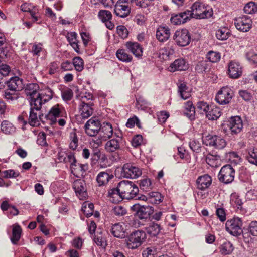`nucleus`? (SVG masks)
Returning <instances> with one entry per match:
<instances>
[{
  "mask_svg": "<svg viewBox=\"0 0 257 257\" xmlns=\"http://www.w3.org/2000/svg\"><path fill=\"white\" fill-rule=\"evenodd\" d=\"M207 68L208 64L204 61L199 62L195 67V70L199 73L205 72Z\"/></svg>",
  "mask_w": 257,
  "mask_h": 257,
  "instance_id": "61",
  "label": "nucleus"
},
{
  "mask_svg": "<svg viewBox=\"0 0 257 257\" xmlns=\"http://www.w3.org/2000/svg\"><path fill=\"white\" fill-rule=\"evenodd\" d=\"M149 202L158 204L161 202V194L157 192H151L149 194Z\"/></svg>",
  "mask_w": 257,
  "mask_h": 257,
  "instance_id": "48",
  "label": "nucleus"
},
{
  "mask_svg": "<svg viewBox=\"0 0 257 257\" xmlns=\"http://www.w3.org/2000/svg\"><path fill=\"white\" fill-rule=\"evenodd\" d=\"M121 174L125 178L136 179L142 175V170L132 164L126 163L122 167Z\"/></svg>",
  "mask_w": 257,
  "mask_h": 257,
  "instance_id": "9",
  "label": "nucleus"
},
{
  "mask_svg": "<svg viewBox=\"0 0 257 257\" xmlns=\"http://www.w3.org/2000/svg\"><path fill=\"white\" fill-rule=\"evenodd\" d=\"M246 159L250 163L257 165V148H250L248 150Z\"/></svg>",
  "mask_w": 257,
  "mask_h": 257,
  "instance_id": "37",
  "label": "nucleus"
},
{
  "mask_svg": "<svg viewBox=\"0 0 257 257\" xmlns=\"http://www.w3.org/2000/svg\"><path fill=\"white\" fill-rule=\"evenodd\" d=\"M191 17L196 19H206L210 18L213 14L211 8L204 3L197 1L191 7Z\"/></svg>",
  "mask_w": 257,
  "mask_h": 257,
  "instance_id": "2",
  "label": "nucleus"
},
{
  "mask_svg": "<svg viewBox=\"0 0 257 257\" xmlns=\"http://www.w3.org/2000/svg\"><path fill=\"white\" fill-rule=\"evenodd\" d=\"M39 86L36 83H30L27 85L25 90V93L27 96L29 97V98L36 96L39 95Z\"/></svg>",
  "mask_w": 257,
  "mask_h": 257,
  "instance_id": "29",
  "label": "nucleus"
},
{
  "mask_svg": "<svg viewBox=\"0 0 257 257\" xmlns=\"http://www.w3.org/2000/svg\"><path fill=\"white\" fill-rule=\"evenodd\" d=\"M170 54V53L168 49L166 47H164L159 50L158 56L161 59L166 60L168 58Z\"/></svg>",
  "mask_w": 257,
  "mask_h": 257,
  "instance_id": "62",
  "label": "nucleus"
},
{
  "mask_svg": "<svg viewBox=\"0 0 257 257\" xmlns=\"http://www.w3.org/2000/svg\"><path fill=\"white\" fill-rule=\"evenodd\" d=\"M92 104L80 103L79 106V112H80V116L82 118L87 119L93 114V109L91 107Z\"/></svg>",
  "mask_w": 257,
  "mask_h": 257,
  "instance_id": "24",
  "label": "nucleus"
},
{
  "mask_svg": "<svg viewBox=\"0 0 257 257\" xmlns=\"http://www.w3.org/2000/svg\"><path fill=\"white\" fill-rule=\"evenodd\" d=\"M63 116V109L58 104L53 106L49 113L45 115V118L50 121V123L52 124L57 121V118Z\"/></svg>",
  "mask_w": 257,
  "mask_h": 257,
  "instance_id": "15",
  "label": "nucleus"
},
{
  "mask_svg": "<svg viewBox=\"0 0 257 257\" xmlns=\"http://www.w3.org/2000/svg\"><path fill=\"white\" fill-rule=\"evenodd\" d=\"M233 95V92L230 87H223L217 92L215 100L219 104L224 105L228 104L231 101Z\"/></svg>",
  "mask_w": 257,
  "mask_h": 257,
  "instance_id": "6",
  "label": "nucleus"
},
{
  "mask_svg": "<svg viewBox=\"0 0 257 257\" xmlns=\"http://www.w3.org/2000/svg\"><path fill=\"white\" fill-rule=\"evenodd\" d=\"M43 117V114L41 112V111L34 110L30 108L28 123L32 126H38L40 124V121L44 122Z\"/></svg>",
  "mask_w": 257,
  "mask_h": 257,
  "instance_id": "17",
  "label": "nucleus"
},
{
  "mask_svg": "<svg viewBox=\"0 0 257 257\" xmlns=\"http://www.w3.org/2000/svg\"><path fill=\"white\" fill-rule=\"evenodd\" d=\"M4 98L9 103H12L18 99L19 95L15 91L11 92L10 90L7 89L5 91Z\"/></svg>",
  "mask_w": 257,
  "mask_h": 257,
  "instance_id": "40",
  "label": "nucleus"
},
{
  "mask_svg": "<svg viewBox=\"0 0 257 257\" xmlns=\"http://www.w3.org/2000/svg\"><path fill=\"white\" fill-rule=\"evenodd\" d=\"M191 89L185 83H181L178 85V92L181 98L186 100L191 96Z\"/></svg>",
  "mask_w": 257,
  "mask_h": 257,
  "instance_id": "31",
  "label": "nucleus"
},
{
  "mask_svg": "<svg viewBox=\"0 0 257 257\" xmlns=\"http://www.w3.org/2000/svg\"><path fill=\"white\" fill-rule=\"evenodd\" d=\"M230 203L232 207L236 208V209H239L242 204L241 200L235 195L231 196Z\"/></svg>",
  "mask_w": 257,
  "mask_h": 257,
  "instance_id": "56",
  "label": "nucleus"
},
{
  "mask_svg": "<svg viewBox=\"0 0 257 257\" xmlns=\"http://www.w3.org/2000/svg\"><path fill=\"white\" fill-rule=\"evenodd\" d=\"M147 232L152 236H155L160 231V226L158 224L152 223L146 228Z\"/></svg>",
  "mask_w": 257,
  "mask_h": 257,
  "instance_id": "43",
  "label": "nucleus"
},
{
  "mask_svg": "<svg viewBox=\"0 0 257 257\" xmlns=\"http://www.w3.org/2000/svg\"><path fill=\"white\" fill-rule=\"evenodd\" d=\"M116 55L118 59L123 62H128L132 59V56L128 54L124 49L118 50Z\"/></svg>",
  "mask_w": 257,
  "mask_h": 257,
  "instance_id": "36",
  "label": "nucleus"
},
{
  "mask_svg": "<svg viewBox=\"0 0 257 257\" xmlns=\"http://www.w3.org/2000/svg\"><path fill=\"white\" fill-rule=\"evenodd\" d=\"M117 32L119 36L122 39L127 38L128 35L127 29L123 25H119L117 27Z\"/></svg>",
  "mask_w": 257,
  "mask_h": 257,
  "instance_id": "54",
  "label": "nucleus"
},
{
  "mask_svg": "<svg viewBox=\"0 0 257 257\" xmlns=\"http://www.w3.org/2000/svg\"><path fill=\"white\" fill-rule=\"evenodd\" d=\"M145 238V232L140 230L134 231L126 239L127 247L132 249H136L142 244Z\"/></svg>",
  "mask_w": 257,
  "mask_h": 257,
  "instance_id": "3",
  "label": "nucleus"
},
{
  "mask_svg": "<svg viewBox=\"0 0 257 257\" xmlns=\"http://www.w3.org/2000/svg\"><path fill=\"white\" fill-rule=\"evenodd\" d=\"M120 198L131 199L135 197L139 192L138 187L132 181L123 180L118 184Z\"/></svg>",
  "mask_w": 257,
  "mask_h": 257,
  "instance_id": "1",
  "label": "nucleus"
},
{
  "mask_svg": "<svg viewBox=\"0 0 257 257\" xmlns=\"http://www.w3.org/2000/svg\"><path fill=\"white\" fill-rule=\"evenodd\" d=\"M39 95L44 104L51 100L53 96L52 92L50 90H48L46 92L39 93Z\"/></svg>",
  "mask_w": 257,
  "mask_h": 257,
  "instance_id": "57",
  "label": "nucleus"
},
{
  "mask_svg": "<svg viewBox=\"0 0 257 257\" xmlns=\"http://www.w3.org/2000/svg\"><path fill=\"white\" fill-rule=\"evenodd\" d=\"M188 68V65L183 59H177L172 63L169 68L168 70L170 72H175L176 71H185Z\"/></svg>",
  "mask_w": 257,
  "mask_h": 257,
  "instance_id": "22",
  "label": "nucleus"
},
{
  "mask_svg": "<svg viewBox=\"0 0 257 257\" xmlns=\"http://www.w3.org/2000/svg\"><path fill=\"white\" fill-rule=\"evenodd\" d=\"M220 252L222 254L227 255L231 253L233 250L232 244L229 241H226L220 247Z\"/></svg>",
  "mask_w": 257,
  "mask_h": 257,
  "instance_id": "41",
  "label": "nucleus"
},
{
  "mask_svg": "<svg viewBox=\"0 0 257 257\" xmlns=\"http://www.w3.org/2000/svg\"><path fill=\"white\" fill-rule=\"evenodd\" d=\"M227 125L232 135H237L242 131L243 125L241 118L235 116L228 119Z\"/></svg>",
  "mask_w": 257,
  "mask_h": 257,
  "instance_id": "10",
  "label": "nucleus"
},
{
  "mask_svg": "<svg viewBox=\"0 0 257 257\" xmlns=\"http://www.w3.org/2000/svg\"><path fill=\"white\" fill-rule=\"evenodd\" d=\"M195 108L191 101H188L185 103L184 113L190 119L194 118Z\"/></svg>",
  "mask_w": 257,
  "mask_h": 257,
  "instance_id": "33",
  "label": "nucleus"
},
{
  "mask_svg": "<svg viewBox=\"0 0 257 257\" xmlns=\"http://www.w3.org/2000/svg\"><path fill=\"white\" fill-rule=\"evenodd\" d=\"M2 174H3V177L5 178H15L20 176V173L19 171H15L13 169L5 170L2 172Z\"/></svg>",
  "mask_w": 257,
  "mask_h": 257,
  "instance_id": "50",
  "label": "nucleus"
},
{
  "mask_svg": "<svg viewBox=\"0 0 257 257\" xmlns=\"http://www.w3.org/2000/svg\"><path fill=\"white\" fill-rule=\"evenodd\" d=\"M246 58L252 64H257V53L250 50L246 53Z\"/></svg>",
  "mask_w": 257,
  "mask_h": 257,
  "instance_id": "53",
  "label": "nucleus"
},
{
  "mask_svg": "<svg viewBox=\"0 0 257 257\" xmlns=\"http://www.w3.org/2000/svg\"><path fill=\"white\" fill-rule=\"evenodd\" d=\"M22 232V229L19 225L16 224L13 226L12 230V236L11 238V242L13 244H17V242L21 238Z\"/></svg>",
  "mask_w": 257,
  "mask_h": 257,
  "instance_id": "32",
  "label": "nucleus"
},
{
  "mask_svg": "<svg viewBox=\"0 0 257 257\" xmlns=\"http://www.w3.org/2000/svg\"><path fill=\"white\" fill-rule=\"evenodd\" d=\"M131 12V8L128 4L122 0H119L115 5L114 13L117 16L124 18L127 16Z\"/></svg>",
  "mask_w": 257,
  "mask_h": 257,
  "instance_id": "14",
  "label": "nucleus"
},
{
  "mask_svg": "<svg viewBox=\"0 0 257 257\" xmlns=\"http://www.w3.org/2000/svg\"><path fill=\"white\" fill-rule=\"evenodd\" d=\"M212 183V178L208 174L199 176L196 180L197 187L200 190L208 188Z\"/></svg>",
  "mask_w": 257,
  "mask_h": 257,
  "instance_id": "21",
  "label": "nucleus"
},
{
  "mask_svg": "<svg viewBox=\"0 0 257 257\" xmlns=\"http://www.w3.org/2000/svg\"><path fill=\"white\" fill-rule=\"evenodd\" d=\"M230 35L229 29L226 27H221L218 29L216 32L217 38L221 40H226Z\"/></svg>",
  "mask_w": 257,
  "mask_h": 257,
  "instance_id": "35",
  "label": "nucleus"
},
{
  "mask_svg": "<svg viewBox=\"0 0 257 257\" xmlns=\"http://www.w3.org/2000/svg\"><path fill=\"white\" fill-rule=\"evenodd\" d=\"M125 46L135 56L140 57L142 55V48L137 42H127Z\"/></svg>",
  "mask_w": 257,
  "mask_h": 257,
  "instance_id": "26",
  "label": "nucleus"
},
{
  "mask_svg": "<svg viewBox=\"0 0 257 257\" xmlns=\"http://www.w3.org/2000/svg\"><path fill=\"white\" fill-rule=\"evenodd\" d=\"M39 96L40 95H38L36 96L29 98L31 109H33L34 110L41 111L42 105L44 103Z\"/></svg>",
  "mask_w": 257,
  "mask_h": 257,
  "instance_id": "34",
  "label": "nucleus"
},
{
  "mask_svg": "<svg viewBox=\"0 0 257 257\" xmlns=\"http://www.w3.org/2000/svg\"><path fill=\"white\" fill-rule=\"evenodd\" d=\"M242 225L241 219L238 217H234L226 221L225 228L230 234L237 236L242 233Z\"/></svg>",
  "mask_w": 257,
  "mask_h": 257,
  "instance_id": "4",
  "label": "nucleus"
},
{
  "mask_svg": "<svg viewBox=\"0 0 257 257\" xmlns=\"http://www.w3.org/2000/svg\"><path fill=\"white\" fill-rule=\"evenodd\" d=\"M206 58L212 63H216L220 60L221 55L218 52L210 51L206 55Z\"/></svg>",
  "mask_w": 257,
  "mask_h": 257,
  "instance_id": "39",
  "label": "nucleus"
},
{
  "mask_svg": "<svg viewBox=\"0 0 257 257\" xmlns=\"http://www.w3.org/2000/svg\"><path fill=\"white\" fill-rule=\"evenodd\" d=\"M235 170L230 165L223 166L218 174L220 181L228 184L232 182L234 178Z\"/></svg>",
  "mask_w": 257,
  "mask_h": 257,
  "instance_id": "7",
  "label": "nucleus"
},
{
  "mask_svg": "<svg viewBox=\"0 0 257 257\" xmlns=\"http://www.w3.org/2000/svg\"><path fill=\"white\" fill-rule=\"evenodd\" d=\"M122 139L121 137L117 136L116 138H113L108 141L105 145V149L107 152H114L120 148V144Z\"/></svg>",
  "mask_w": 257,
  "mask_h": 257,
  "instance_id": "20",
  "label": "nucleus"
},
{
  "mask_svg": "<svg viewBox=\"0 0 257 257\" xmlns=\"http://www.w3.org/2000/svg\"><path fill=\"white\" fill-rule=\"evenodd\" d=\"M99 132H100V136L103 140H106L110 138L113 133L112 125L108 122L103 123L102 125H101V129Z\"/></svg>",
  "mask_w": 257,
  "mask_h": 257,
  "instance_id": "27",
  "label": "nucleus"
},
{
  "mask_svg": "<svg viewBox=\"0 0 257 257\" xmlns=\"http://www.w3.org/2000/svg\"><path fill=\"white\" fill-rule=\"evenodd\" d=\"M170 36V30L167 26H160L157 29L156 37L161 42L166 41Z\"/></svg>",
  "mask_w": 257,
  "mask_h": 257,
  "instance_id": "19",
  "label": "nucleus"
},
{
  "mask_svg": "<svg viewBox=\"0 0 257 257\" xmlns=\"http://www.w3.org/2000/svg\"><path fill=\"white\" fill-rule=\"evenodd\" d=\"M173 39L178 45L184 47L190 43L191 37L187 29H182L175 32Z\"/></svg>",
  "mask_w": 257,
  "mask_h": 257,
  "instance_id": "8",
  "label": "nucleus"
},
{
  "mask_svg": "<svg viewBox=\"0 0 257 257\" xmlns=\"http://www.w3.org/2000/svg\"><path fill=\"white\" fill-rule=\"evenodd\" d=\"M101 129V123L95 118H91L85 124L86 133L90 136L95 137Z\"/></svg>",
  "mask_w": 257,
  "mask_h": 257,
  "instance_id": "11",
  "label": "nucleus"
},
{
  "mask_svg": "<svg viewBox=\"0 0 257 257\" xmlns=\"http://www.w3.org/2000/svg\"><path fill=\"white\" fill-rule=\"evenodd\" d=\"M143 257H156L157 255V250L153 247H148L142 252Z\"/></svg>",
  "mask_w": 257,
  "mask_h": 257,
  "instance_id": "49",
  "label": "nucleus"
},
{
  "mask_svg": "<svg viewBox=\"0 0 257 257\" xmlns=\"http://www.w3.org/2000/svg\"><path fill=\"white\" fill-rule=\"evenodd\" d=\"M70 138L71 141L69 145L70 148L74 150L77 148L78 145V139L75 131L70 133Z\"/></svg>",
  "mask_w": 257,
  "mask_h": 257,
  "instance_id": "46",
  "label": "nucleus"
},
{
  "mask_svg": "<svg viewBox=\"0 0 257 257\" xmlns=\"http://www.w3.org/2000/svg\"><path fill=\"white\" fill-rule=\"evenodd\" d=\"M206 116L209 120L217 119L221 116L220 108L215 106H210L209 109L206 114Z\"/></svg>",
  "mask_w": 257,
  "mask_h": 257,
  "instance_id": "30",
  "label": "nucleus"
},
{
  "mask_svg": "<svg viewBox=\"0 0 257 257\" xmlns=\"http://www.w3.org/2000/svg\"><path fill=\"white\" fill-rule=\"evenodd\" d=\"M125 229L120 223H116L111 227V232L115 237L123 238L125 236Z\"/></svg>",
  "mask_w": 257,
  "mask_h": 257,
  "instance_id": "28",
  "label": "nucleus"
},
{
  "mask_svg": "<svg viewBox=\"0 0 257 257\" xmlns=\"http://www.w3.org/2000/svg\"><path fill=\"white\" fill-rule=\"evenodd\" d=\"M248 230L251 235L257 236V221L251 222L249 225Z\"/></svg>",
  "mask_w": 257,
  "mask_h": 257,
  "instance_id": "63",
  "label": "nucleus"
},
{
  "mask_svg": "<svg viewBox=\"0 0 257 257\" xmlns=\"http://www.w3.org/2000/svg\"><path fill=\"white\" fill-rule=\"evenodd\" d=\"M146 210H136V212L134 214L136 218L141 220H147L150 217V210L146 211Z\"/></svg>",
  "mask_w": 257,
  "mask_h": 257,
  "instance_id": "44",
  "label": "nucleus"
},
{
  "mask_svg": "<svg viewBox=\"0 0 257 257\" xmlns=\"http://www.w3.org/2000/svg\"><path fill=\"white\" fill-rule=\"evenodd\" d=\"M202 141L206 146H212L217 149L224 148L226 144L224 139L216 135L203 136Z\"/></svg>",
  "mask_w": 257,
  "mask_h": 257,
  "instance_id": "5",
  "label": "nucleus"
},
{
  "mask_svg": "<svg viewBox=\"0 0 257 257\" xmlns=\"http://www.w3.org/2000/svg\"><path fill=\"white\" fill-rule=\"evenodd\" d=\"M140 188L145 191H149L152 189L151 181L150 179L146 178L141 181Z\"/></svg>",
  "mask_w": 257,
  "mask_h": 257,
  "instance_id": "52",
  "label": "nucleus"
},
{
  "mask_svg": "<svg viewBox=\"0 0 257 257\" xmlns=\"http://www.w3.org/2000/svg\"><path fill=\"white\" fill-rule=\"evenodd\" d=\"M71 169L74 175L79 178L84 176L85 171L88 169V165L79 163L77 161L76 163L72 164Z\"/></svg>",
  "mask_w": 257,
  "mask_h": 257,
  "instance_id": "23",
  "label": "nucleus"
},
{
  "mask_svg": "<svg viewBox=\"0 0 257 257\" xmlns=\"http://www.w3.org/2000/svg\"><path fill=\"white\" fill-rule=\"evenodd\" d=\"M62 98L65 101L70 100L73 96V93L71 89L67 88L61 92Z\"/></svg>",
  "mask_w": 257,
  "mask_h": 257,
  "instance_id": "55",
  "label": "nucleus"
},
{
  "mask_svg": "<svg viewBox=\"0 0 257 257\" xmlns=\"http://www.w3.org/2000/svg\"><path fill=\"white\" fill-rule=\"evenodd\" d=\"M243 10L246 14H254L257 12V4L253 2H248L245 5Z\"/></svg>",
  "mask_w": 257,
  "mask_h": 257,
  "instance_id": "42",
  "label": "nucleus"
},
{
  "mask_svg": "<svg viewBox=\"0 0 257 257\" xmlns=\"http://www.w3.org/2000/svg\"><path fill=\"white\" fill-rule=\"evenodd\" d=\"M98 16L103 22L112 19L111 13L107 10H100L99 12Z\"/></svg>",
  "mask_w": 257,
  "mask_h": 257,
  "instance_id": "51",
  "label": "nucleus"
},
{
  "mask_svg": "<svg viewBox=\"0 0 257 257\" xmlns=\"http://www.w3.org/2000/svg\"><path fill=\"white\" fill-rule=\"evenodd\" d=\"M113 177L109 171L101 172L97 175L96 180L99 186H103L106 185Z\"/></svg>",
  "mask_w": 257,
  "mask_h": 257,
  "instance_id": "25",
  "label": "nucleus"
},
{
  "mask_svg": "<svg viewBox=\"0 0 257 257\" xmlns=\"http://www.w3.org/2000/svg\"><path fill=\"white\" fill-rule=\"evenodd\" d=\"M77 196L81 200H83L87 196L86 185L83 180L77 179L75 180L73 185Z\"/></svg>",
  "mask_w": 257,
  "mask_h": 257,
  "instance_id": "13",
  "label": "nucleus"
},
{
  "mask_svg": "<svg viewBox=\"0 0 257 257\" xmlns=\"http://www.w3.org/2000/svg\"><path fill=\"white\" fill-rule=\"evenodd\" d=\"M242 67L240 64L234 61H231L228 65V74L230 78L236 79L242 74Z\"/></svg>",
  "mask_w": 257,
  "mask_h": 257,
  "instance_id": "18",
  "label": "nucleus"
},
{
  "mask_svg": "<svg viewBox=\"0 0 257 257\" xmlns=\"http://www.w3.org/2000/svg\"><path fill=\"white\" fill-rule=\"evenodd\" d=\"M62 156H60L59 159L60 160H62ZM63 161L65 162H69L71 164V166L72 165V164L74 163H76V162L77 161L75 158L74 154L73 153H70L66 154V157H65L63 159Z\"/></svg>",
  "mask_w": 257,
  "mask_h": 257,
  "instance_id": "60",
  "label": "nucleus"
},
{
  "mask_svg": "<svg viewBox=\"0 0 257 257\" xmlns=\"http://www.w3.org/2000/svg\"><path fill=\"white\" fill-rule=\"evenodd\" d=\"M189 147L190 149L196 153H199L201 151V145L199 141L193 140L190 142Z\"/></svg>",
  "mask_w": 257,
  "mask_h": 257,
  "instance_id": "59",
  "label": "nucleus"
},
{
  "mask_svg": "<svg viewBox=\"0 0 257 257\" xmlns=\"http://www.w3.org/2000/svg\"><path fill=\"white\" fill-rule=\"evenodd\" d=\"M72 65L77 71L81 72L84 69V62L80 57H75L73 58Z\"/></svg>",
  "mask_w": 257,
  "mask_h": 257,
  "instance_id": "45",
  "label": "nucleus"
},
{
  "mask_svg": "<svg viewBox=\"0 0 257 257\" xmlns=\"http://www.w3.org/2000/svg\"><path fill=\"white\" fill-rule=\"evenodd\" d=\"M234 25L238 30L247 32L251 27L252 20L246 16L240 17L234 19Z\"/></svg>",
  "mask_w": 257,
  "mask_h": 257,
  "instance_id": "12",
  "label": "nucleus"
},
{
  "mask_svg": "<svg viewBox=\"0 0 257 257\" xmlns=\"http://www.w3.org/2000/svg\"><path fill=\"white\" fill-rule=\"evenodd\" d=\"M209 104L203 101H200L197 104V109L199 110L200 113H205V114L209 109Z\"/></svg>",
  "mask_w": 257,
  "mask_h": 257,
  "instance_id": "58",
  "label": "nucleus"
},
{
  "mask_svg": "<svg viewBox=\"0 0 257 257\" xmlns=\"http://www.w3.org/2000/svg\"><path fill=\"white\" fill-rule=\"evenodd\" d=\"M206 162L212 167H217L219 165V159L213 155L207 156L206 158Z\"/></svg>",
  "mask_w": 257,
  "mask_h": 257,
  "instance_id": "47",
  "label": "nucleus"
},
{
  "mask_svg": "<svg viewBox=\"0 0 257 257\" xmlns=\"http://www.w3.org/2000/svg\"><path fill=\"white\" fill-rule=\"evenodd\" d=\"M154 210H150V217H149V219L150 221H152L153 220L156 221H159L162 215V213L161 211L157 212L156 213H154Z\"/></svg>",
  "mask_w": 257,
  "mask_h": 257,
  "instance_id": "64",
  "label": "nucleus"
},
{
  "mask_svg": "<svg viewBox=\"0 0 257 257\" xmlns=\"http://www.w3.org/2000/svg\"><path fill=\"white\" fill-rule=\"evenodd\" d=\"M7 85L9 90L15 92L22 90L24 87L23 79L18 76L11 77L7 81Z\"/></svg>",
  "mask_w": 257,
  "mask_h": 257,
  "instance_id": "16",
  "label": "nucleus"
},
{
  "mask_svg": "<svg viewBox=\"0 0 257 257\" xmlns=\"http://www.w3.org/2000/svg\"><path fill=\"white\" fill-rule=\"evenodd\" d=\"M1 130L6 134H11L15 132V128L10 122L4 120L1 123Z\"/></svg>",
  "mask_w": 257,
  "mask_h": 257,
  "instance_id": "38",
  "label": "nucleus"
}]
</instances>
